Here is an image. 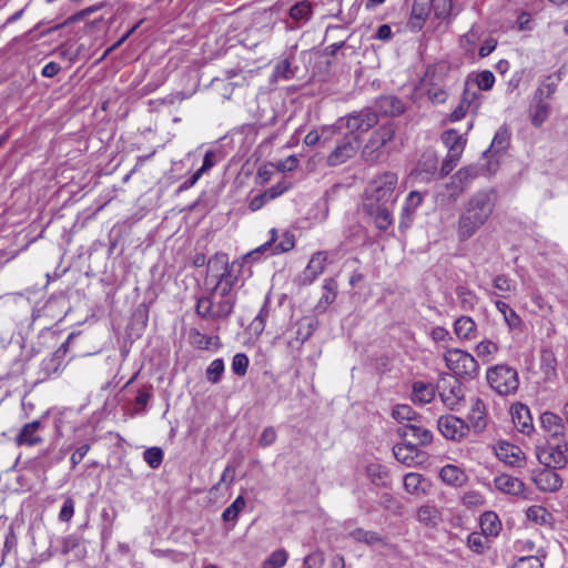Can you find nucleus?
Returning <instances> with one entry per match:
<instances>
[{
  "label": "nucleus",
  "mask_w": 568,
  "mask_h": 568,
  "mask_svg": "<svg viewBox=\"0 0 568 568\" xmlns=\"http://www.w3.org/2000/svg\"><path fill=\"white\" fill-rule=\"evenodd\" d=\"M496 201L495 190L479 191L468 200L457 222V236L460 242L473 237L485 225L494 212Z\"/></svg>",
  "instance_id": "obj_1"
},
{
  "label": "nucleus",
  "mask_w": 568,
  "mask_h": 568,
  "mask_svg": "<svg viewBox=\"0 0 568 568\" xmlns=\"http://www.w3.org/2000/svg\"><path fill=\"white\" fill-rule=\"evenodd\" d=\"M225 284L215 285L207 295L197 298L195 312L204 320H226L233 312L236 297L229 296Z\"/></svg>",
  "instance_id": "obj_2"
},
{
  "label": "nucleus",
  "mask_w": 568,
  "mask_h": 568,
  "mask_svg": "<svg viewBox=\"0 0 568 568\" xmlns=\"http://www.w3.org/2000/svg\"><path fill=\"white\" fill-rule=\"evenodd\" d=\"M395 133L396 125L393 122H388L374 131L362 150L363 160L371 164L381 162L385 158V146L394 139Z\"/></svg>",
  "instance_id": "obj_3"
},
{
  "label": "nucleus",
  "mask_w": 568,
  "mask_h": 568,
  "mask_svg": "<svg viewBox=\"0 0 568 568\" xmlns=\"http://www.w3.org/2000/svg\"><path fill=\"white\" fill-rule=\"evenodd\" d=\"M398 182L397 174L385 172L375 178L366 190L367 202L394 204V191Z\"/></svg>",
  "instance_id": "obj_4"
},
{
  "label": "nucleus",
  "mask_w": 568,
  "mask_h": 568,
  "mask_svg": "<svg viewBox=\"0 0 568 568\" xmlns=\"http://www.w3.org/2000/svg\"><path fill=\"white\" fill-rule=\"evenodd\" d=\"M444 359L447 367L457 376L473 377L478 369L477 361L469 353L459 348L448 349Z\"/></svg>",
  "instance_id": "obj_5"
},
{
  "label": "nucleus",
  "mask_w": 568,
  "mask_h": 568,
  "mask_svg": "<svg viewBox=\"0 0 568 568\" xmlns=\"http://www.w3.org/2000/svg\"><path fill=\"white\" fill-rule=\"evenodd\" d=\"M487 382L493 390H517L518 373L507 365H497L487 372Z\"/></svg>",
  "instance_id": "obj_6"
},
{
  "label": "nucleus",
  "mask_w": 568,
  "mask_h": 568,
  "mask_svg": "<svg viewBox=\"0 0 568 568\" xmlns=\"http://www.w3.org/2000/svg\"><path fill=\"white\" fill-rule=\"evenodd\" d=\"M568 443L545 445L537 449V458L547 468H562L567 464Z\"/></svg>",
  "instance_id": "obj_7"
},
{
  "label": "nucleus",
  "mask_w": 568,
  "mask_h": 568,
  "mask_svg": "<svg viewBox=\"0 0 568 568\" xmlns=\"http://www.w3.org/2000/svg\"><path fill=\"white\" fill-rule=\"evenodd\" d=\"M437 426L445 438L455 442L465 438L469 430V426L463 419L453 415L439 417Z\"/></svg>",
  "instance_id": "obj_8"
},
{
  "label": "nucleus",
  "mask_w": 568,
  "mask_h": 568,
  "mask_svg": "<svg viewBox=\"0 0 568 568\" xmlns=\"http://www.w3.org/2000/svg\"><path fill=\"white\" fill-rule=\"evenodd\" d=\"M345 126L351 133H364L374 128L378 123V115L371 109H363L344 118ZM343 121V119H341Z\"/></svg>",
  "instance_id": "obj_9"
},
{
  "label": "nucleus",
  "mask_w": 568,
  "mask_h": 568,
  "mask_svg": "<svg viewBox=\"0 0 568 568\" xmlns=\"http://www.w3.org/2000/svg\"><path fill=\"white\" fill-rule=\"evenodd\" d=\"M359 148V140L357 136L354 141L347 140L338 144L327 156L326 163L328 166H338L346 163L354 158Z\"/></svg>",
  "instance_id": "obj_10"
},
{
  "label": "nucleus",
  "mask_w": 568,
  "mask_h": 568,
  "mask_svg": "<svg viewBox=\"0 0 568 568\" xmlns=\"http://www.w3.org/2000/svg\"><path fill=\"white\" fill-rule=\"evenodd\" d=\"M220 267L223 270V272L219 275V281L215 285H224L225 288H227V295L229 296H235L233 292V287L237 281V277L232 274V266H230L227 257L225 254L215 255L214 258L209 261V268L213 270Z\"/></svg>",
  "instance_id": "obj_11"
},
{
  "label": "nucleus",
  "mask_w": 568,
  "mask_h": 568,
  "mask_svg": "<svg viewBox=\"0 0 568 568\" xmlns=\"http://www.w3.org/2000/svg\"><path fill=\"white\" fill-rule=\"evenodd\" d=\"M389 203L366 202L364 209L374 217L375 225L381 231H386L393 223Z\"/></svg>",
  "instance_id": "obj_12"
},
{
  "label": "nucleus",
  "mask_w": 568,
  "mask_h": 568,
  "mask_svg": "<svg viewBox=\"0 0 568 568\" xmlns=\"http://www.w3.org/2000/svg\"><path fill=\"white\" fill-rule=\"evenodd\" d=\"M395 458L405 466L412 467L424 462V455L416 445L410 443L397 444L393 447Z\"/></svg>",
  "instance_id": "obj_13"
},
{
  "label": "nucleus",
  "mask_w": 568,
  "mask_h": 568,
  "mask_svg": "<svg viewBox=\"0 0 568 568\" xmlns=\"http://www.w3.org/2000/svg\"><path fill=\"white\" fill-rule=\"evenodd\" d=\"M496 455L499 460L510 466L520 467L525 462V455L521 449L507 442H499L497 444Z\"/></svg>",
  "instance_id": "obj_14"
},
{
  "label": "nucleus",
  "mask_w": 568,
  "mask_h": 568,
  "mask_svg": "<svg viewBox=\"0 0 568 568\" xmlns=\"http://www.w3.org/2000/svg\"><path fill=\"white\" fill-rule=\"evenodd\" d=\"M41 427V423L39 420H33L31 423L26 424L19 434L16 436V444L18 446H28L32 447L39 445L43 442L42 437L39 435V429Z\"/></svg>",
  "instance_id": "obj_15"
},
{
  "label": "nucleus",
  "mask_w": 568,
  "mask_h": 568,
  "mask_svg": "<svg viewBox=\"0 0 568 568\" xmlns=\"http://www.w3.org/2000/svg\"><path fill=\"white\" fill-rule=\"evenodd\" d=\"M550 106L544 101V89H537L531 105V124L539 128L547 120Z\"/></svg>",
  "instance_id": "obj_16"
},
{
  "label": "nucleus",
  "mask_w": 568,
  "mask_h": 568,
  "mask_svg": "<svg viewBox=\"0 0 568 568\" xmlns=\"http://www.w3.org/2000/svg\"><path fill=\"white\" fill-rule=\"evenodd\" d=\"M515 427L523 434H530L534 430L532 418L529 408L523 404H515L510 409Z\"/></svg>",
  "instance_id": "obj_17"
},
{
  "label": "nucleus",
  "mask_w": 568,
  "mask_h": 568,
  "mask_svg": "<svg viewBox=\"0 0 568 568\" xmlns=\"http://www.w3.org/2000/svg\"><path fill=\"white\" fill-rule=\"evenodd\" d=\"M377 111L385 116H397L405 112V103L394 95H384L376 100Z\"/></svg>",
  "instance_id": "obj_18"
},
{
  "label": "nucleus",
  "mask_w": 568,
  "mask_h": 568,
  "mask_svg": "<svg viewBox=\"0 0 568 568\" xmlns=\"http://www.w3.org/2000/svg\"><path fill=\"white\" fill-rule=\"evenodd\" d=\"M470 408L467 418L476 432H481L486 427V409L481 399L473 396L469 398Z\"/></svg>",
  "instance_id": "obj_19"
},
{
  "label": "nucleus",
  "mask_w": 568,
  "mask_h": 568,
  "mask_svg": "<svg viewBox=\"0 0 568 568\" xmlns=\"http://www.w3.org/2000/svg\"><path fill=\"white\" fill-rule=\"evenodd\" d=\"M534 480L542 491H556L562 486L561 477L552 468L541 470Z\"/></svg>",
  "instance_id": "obj_20"
},
{
  "label": "nucleus",
  "mask_w": 568,
  "mask_h": 568,
  "mask_svg": "<svg viewBox=\"0 0 568 568\" xmlns=\"http://www.w3.org/2000/svg\"><path fill=\"white\" fill-rule=\"evenodd\" d=\"M434 7V0H414L410 12V26L422 29Z\"/></svg>",
  "instance_id": "obj_21"
},
{
  "label": "nucleus",
  "mask_w": 568,
  "mask_h": 568,
  "mask_svg": "<svg viewBox=\"0 0 568 568\" xmlns=\"http://www.w3.org/2000/svg\"><path fill=\"white\" fill-rule=\"evenodd\" d=\"M494 484L497 490L514 496L523 494L525 488L524 483L519 478L507 474L497 476L494 480Z\"/></svg>",
  "instance_id": "obj_22"
},
{
  "label": "nucleus",
  "mask_w": 568,
  "mask_h": 568,
  "mask_svg": "<svg viewBox=\"0 0 568 568\" xmlns=\"http://www.w3.org/2000/svg\"><path fill=\"white\" fill-rule=\"evenodd\" d=\"M440 479L448 486L462 487L468 477L466 473L456 465H446L439 471Z\"/></svg>",
  "instance_id": "obj_23"
},
{
  "label": "nucleus",
  "mask_w": 568,
  "mask_h": 568,
  "mask_svg": "<svg viewBox=\"0 0 568 568\" xmlns=\"http://www.w3.org/2000/svg\"><path fill=\"white\" fill-rule=\"evenodd\" d=\"M404 487L413 495H425L429 487L427 479L418 473H408L404 476Z\"/></svg>",
  "instance_id": "obj_24"
},
{
  "label": "nucleus",
  "mask_w": 568,
  "mask_h": 568,
  "mask_svg": "<svg viewBox=\"0 0 568 568\" xmlns=\"http://www.w3.org/2000/svg\"><path fill=\"white\" fill-rule=\"evenodd\" d=\"M541 427L552 437L562 436L565 434V425L560 416L545 412L540 416Z\"/></svg>",
  "instance_id": "obj_25"
},
{
  "label": "nucleus",
  "mask_w": 568,
  "mask_h": 568,
  "mask_svg": "<svg viewBox=\"0 0 568 568\" xmlns=\"http://www.w3.org/2000/svg\"><path fill=\"white\" fill-rule=\"evenodd\" d=\"M422 202H423V195L417 191H412L407 195L405 205H404L403 212H402L400 227H408L409 222L412 221L416 209L422 204Z\"/></svg>",
  "instance_id": "obj_26"
},
{
  "label": "nucleus",
  "mask_w": 568,
  "mask_h": 568,
  "mask_svg": "<svg viewBox=\"0 0 568 568\" xmlns=\"http://www.w3.org/2000/svg\"><path fill=\"white\" fill-rule=\"evenodd\" d=\"M397 432L403 437H414L419 445H428L433 440L430 430L415 424L404 425Z\"/></svg>",
  "instance_id": "obj_27"
},
{
  "label": "nucleus",
  "mask_w": 568,
  "mask_h": 568,
  "mask_svg": "<svg viewBox=\"0 0 568 568\" xmlns=\"http://www.w3.org/2000/svg\"><path fill=\"white\" fill-rule=\"evenodd\" d=\"M190 343L199 349L219 348L221 346L220 337L209 336L196 328H192L189 334Z\"/></svg>",
  "instance_id": "obj_28"
},
{
  "label": "nucleus",
  "mask_w": 568,
  "mask_h": 568,
  "mask_svg": "<svg viewBox=\"0 0 568 568\" xmlns=\"http://www.w3.org/2000/svg\"><path fill=\"white\" fill-rule=\"evenodd\" d=\"M317 320L305 316L296 323L295 341L302 345L305 343L317 328Z\"/></svg>",
  "instance_id": "obj_29"
},
{
  "label": "nucleus",
  "mask_w": 568,
  "mask_h": 568,
  "mask_svg": "<svg viewBox=\"0 0 568 568\" xmlns=\"http://www.w3.org/2000/svg\"><path fill=\"white\" fill-rule=\"evenodd\" d=\"M497 310L503 314L505 322L510 329L523 331V321L520 316L505 302L496 301Z\"/></svg>",
  "instance_id": "obj_30"
},
{
  "label": "nucleus",
  "mask_w": 568,
  "mask_h": 568,
  "mask_svg": "<svg viewBox=\"0 0 568 568\" xmlns=\"http://www.w3.org/2000/svg\"><path fill=\"white\" fill-rule=\"evenodd\" d=\"M454 332L459 338L470 339L475 337L476 323L469 316H460L455 322Z\"/></svg>",
  "instance_id": "obj_31"
},
{
  "label": "nucleus",
  "mask_w": 568,
  "mask_h": 568,
  "mask_svg": "<svg viewBox=\"0 0 568 568\" xmlns=\"http://www.w3.org/2000/svg\"><path fill=\"white\" fill-rule=\"evenodd\" d=\"M327 262V253L324 251L316 252L311 261L307 264L305 275L311 281L314 280L317 275L323 273L325 268V264Z\"/></svg>",
  "instance_id": "obj_32"
},
{
  "label": "nucleus",
  "mask_w": 568,
  "mask_h": 568,
  "mask_svg": "<svg viewBox=\"0 0 568 568\" xmlns=\"http://www.w3.org/2000/svg\"><path fill=\"white\" fill-rule=\"evenodd\" d=\"M476 99H477L476 92L470 93L468 90H465L462 101L456 106V109L450 113L449 120L452 122L462 120L466 115V112L468 111V109L471 106V103Z\"/></svg>",
  "instance_id": "obj_33"
},
{
  "label": "nucleus",
  "mask_w": 568,
  "mask_h": 568,
  "mask_svg": "<svg viewBox=\"0 0 568 568\" xmlns=\"http://www.w3.org/2000/svg\"><path fill=\"white\" fill-rule=\"evenodd\" d=\"M288 14L296 22H306L312 17V4L306 0L300 1L291 7Z\"/></svg>",
  "instance_id": "obj_34"
},
{
  "label": "nucleus",
  "mask_w": 568,
  "mask_h": 568,
  "mask_svg": "<svg viewBox=\"0 0 568 568\" xmlns=\"http://www.w3.org/2000/svg\"><path fill=\"white\" fill-rule=\"evenodd\" d=\"M509 139H510V133H509L508 129L505 126L500 128L496 132L488 152L497 154V153L505 151L509 145Z\"/></svg>",
  "instance_id": "obj_35"
},
{
  "label": "nucleus",
  "mask_w": 568,
  "mask_h": 568,
  "mask_svg": "<svg viewBox=\"0 0 568 568\" xmlns=\"http://www.w3.org/2000/svg\"><path fill=\"white\" fill-rule=\"evenodd\" d=\"M526 517L529 521L546 525L550 524L551 515L550 513L540 505H534L529 507L526 511Z\"/></svg>",
  "instance_id": "obj_36"
},
{
  "label": "nucleus",
  "mask_w": 568,
  "mask_h": 568,
  "mask_svg": "<svg viewBox=\"0 0 568 568\" xmlns=\"http://www.w3.org/2000/svg\"><path fill=\"white\" fill-rule=\"evenodd\" d=\"M324 293L318 302L317 308L325 310L327 305L332 304L337 295V283L334 278L325 280L323 286Z\"/></svg>",
  "instance_id": "obj_37"
},
{
  "label": "nucleus",
  "mask_w": 568,
  "mask_h": 568,
  "mask_svg": "<svg viewBox=\"0 0 568 568\" xmlns=\"http://www.w3.org/2000/svg\"><path fill=\"white\" fill-rule=\"evenodd\" d=\"M480 527L484 534L496 536L500 530V521L495 513H485L480 520Z\"/></svg>",
  "instance_id": "obj_38"
},
{
  "label": "nucleus",
  "mask_w": 568,
  "mask_h": 568,
  "mask_svg": "<svg viewBox=\"0 0 568 568\" xmlns=\"http://www.w3.org/2000/svg\"><path fill=\"white\" fill-rule=\"evenodd\" d=\"M437 171V158L433 153L424 154L418 162L416 174L420 175L422 173L434 175Z\"/></svg>",
  "instance_id": "obj_39"
},
{
  "label": "nucleus",
  "mask_w": 568,
  "mask_h": 568,
  "mask_svg": "<svg viewBox=\"0 0 568 568\" xmlns=\"http://www.w3.org/2000/svg\"><path fill=\"white\" fill-rule=\"evenodd\" d=\"M417 519L426 525H436L439 519V511L434 506L424 505L417 510Z\"/></svg>",
  "instance_id": "obj_40"
},
{
  "label": "nucleus",
  "mask_w": 568,
  "mask_h": 568,
  "mask_svg": "<svg viewBox=\"0 0 568 568\" xmlns=\"http://www.w3.org/2000/svg\"><path fill=\"white\" fill-rule=\"evenodd\" d=\"M246 501L243 496H239L222 514L224 521H235L239 514L245 508Z\"/></svg>",
  "instance_id": "obj_41"
},
{
  "label": "nucleus",
  "mask_w": 568,
  "mask_h": 568,
  "mask_svg": "<svg viewBox=\"0 0 568 568\" xmlns=\"http://www.w3.org/2000/svg\"><path fill=\"white\" fill-rule=\"evenodd\" d=\"M479 37L480 36L478 29L475 26H473L470 30L464 36H462L459 39V44L462 49L466 53H473L475 51L476 42L478 41Z\"/></svg>",
  "instance_id": "obj_42"
},
{
  "label": "nucleus",
  "mask_w": 568,
  "mask_h": 568,
  "mask_svg": "<svg viewBox=\"0 0 568 568\" xmlns=\"http://www.w3.org/2000/svg\"><path fill=\"white\" fill-rule=\"evenodd\" d=\"M443 142L448 148V152H453L455 148H459L463 153L465 141L462 135L455 130H447L443 133Z\"/></svg>",
  "instance_id": "obj_43"
},
{
  "label": "nucleus",
  "mask_w": 568,
  "mask_h": 568,
  "mask_svg": "<svg viewBox=\"0 0 568 568\" xmlns=\"http://www.w3.org/2000/svg\"><path fill=\"white\" fill-rule=\"evenodd\" d=\"M462 154L463 153L460 152L459 148H455L453 152H448L439 171L440 178L448 175L454 170L460 160Z\"/></svg>",
  "instance_id": "obj_44"
},
{
  "label": "nucleus",
  "mask_w": 568,
  "mask_h": 568,
  "mask_svg": "<svg viewBox=\"0 0 568 568\" xmlns=\"http://www.w3.org/2000/svg\"><path fill=\"white\" fill-rule=\"evenodd\" d=\"M288 555L284 549L273 551L263 562V568H282L287 561Z\"/></svg>",
  "instance_id": "obj_45"
},
{
  "label": "nucleus",
  "mask_w": 568,
  "mask_h": 568,
  "mask_svg": "<svg viewBox=\"0 0 568 568\" xmlns=\"http://www.w3.org/2000/svg\"><path fill=\"white\" fill-rule=\"evenodd\" d=\"M439 397L443 404L452 410H459L460 406L466 403L465 396L459 393H439Z\"/></svg>",
  "instance_id": "obj_46"
},
{
  "label": "nucleus",
  "mask_w": 568,
  "mask_h": 568,
  "mask_svg": "<svg viewBox=\"0 0 568 568\" xmlns=\"http://www.w3.org/2000/svg\"><path fill=\"white\" fill-rule=\"evenodd\" d=\"M392 416L399 423L415 419L416 413L409 405H396L392 410Z\"/></svg>",
  "instance_id": "obj_47"
},
{
  "label": "nucleus",
  "mask_w": 568,
  "mask_h": 568,
  "mask_svg": "<svg viewBox=\"0 0 568 568\" xmlns=\"http://www.w3.org/2000/svg\"><path fill=\"white\" fill-rule=\"evenodd\" d=\"M144 462L152 468H158L163 460V452L159 447L148 448L143 453Z\"/></svg>",
  "instance_id": "obj_48"
},
{
  "label": "nucleus",
  "mask_w": 568,
  "mask_h": 568,
  "mask_svg": "<svg viewBox=\"0 0 568 568\" xmlns=\"http://www.w3.org/2000/svg\"><path fill=\"white\" fill-rule=\"evenodd\" d=\"M295 70L292 68L291 61L288 59H284L280 61L274 69V77L281 78L284 80H290L294 78Z\"/></svg>",
  "instance_id": "obj_49"
},
{
  "label": "nucleus",
  "mask_w": 568,
  "mask_h": 568,
  "mask_svg": "<svg viewBox=\"0 0 568 568\" xmlns=\"http://www.w3.org/2000/svg\"><path fill=\"white\" fill-rule=\"evenodd\" d=\"M295 245V236L285 232L282 236L280 243H277L274 247H272V254H281L291 251Z\"/></svg>",
  "instance_id": "obj_50"
},
{
  "label": "nucleus",
  "mask_w": 568,
  "mask_h": 568,
  "mask_svg": "<svg viewBox=\"0 0 568 568\" xmlns=\"http://www.w3.org/2000/svg\"><path fill=\"white\" fill-rule=\"evenodd\" d=\"M367 474L372 480L377 485H385L387 478V471L384 467L378 464H371L367 467Z\"/></svg>",
  "instance_id": "obj_51"
},
{
  "label": "nucleus",
  "mask_w": 568,
  "mask_h": 568,
  "mask_svg": "<svg viewBox=\"0 0 568 568\" xmlns=\"http://www.w3.org/2000/svg\"><path fill=\"white\" fill-rule=\"evenodd\" d=\"M456 294L460 301L463 308H473L476 300L474 292L465 286H457Z\"/></svg>",
  "instance_id": "obj_52"
},
{
  "label": "nucleus",
  "mask_w": 568,
  "mask_h": 568,
  "mask_svg": "<svg viewBox=\"0 0 568 568\" xmlns=\"http://www.w3.org/2000/svg\"><path fill=\"white\" fill-rule=\"evenodd\" d=\"M248 366V357L244 353H237L232 361V371L237 376H244Z\"/></svg>",
  "instance_id": "obj_53"
},
{
  "label": "nucleus",
  "mask_w": 568,
  "mask_h": 568,
  "mask_svg": "<svg viewBox=\"0 0 568 568\" xmlns=\"http://www.w3.org/2000/svg\"><path fill=\"white\" fill-rule=\"evenodd\" d=\"M452 10H453V0H448V1L434 0L433 11H434L436 18L446 19L447 17L450 16Z\"/></svg>",
  "instance_id": "obj_54"
},
{
  "label": "nucleus",
  "mask_w": 568,
  "mask_h": 568,
  "mask_svg": "<svg viewBox=\"0 0 568 568\" xmlns=\"http://www.w3.org/2000/svg\"><path fill=\"white\" fill-rule=\"evenodd\" d=\"M224 372V363L222 359H214L206 369L207 379L216 383Z\"/></svg>",
  "instance_id": "obj_55"
},
{
  "label": "nucleus",
  "mask_w": 568,
  "mask_h": 568,
  "mask_svg": "<svg viewBox=\"0 0 568 568\" xmlns=\"http://www.w3.org/2000/svg\"><path fill=\"white\" fill-rule=\"evenodd\" d=\"M477 175H478L477 166L469 165V166H465V168H462L460 170H458L455 173L454 179L458 180V182H460L463 184H466L469 181L474 180Z\"/></svg>",
  "instance_id": "obj_56"
},
{
  "label": "nucleus",
  "mask_w": 568,
  "mask_h": 568,
  "mask_svg": "<svg viewBox=\"0 0 568 568\" xmlns=\"http://www.w3.org/2000/svg\"><path fill=\"white\" fill-rule=\"evenodd\" d=\"M513 568H544V564L537 556H524L514 564Z\"/></svg>",
  "instance_id": "obj_57"
},
{
  "label": "nucleus",
  "mask_w": 568,
  "mask_h": 568,
  "mask_svg": "<svg viewBox=\"0 0 568 568\" xmlns=\"http://www.w3.org/2000/svg\"><path fill=\"white\" fill-rule=\"evenodd\" d=\"M476 83L479 90H490L495 83V77L491 71H481L476 77Z\"/></svg>",
  "instance_id": "obj_58"
},
{
  "label": "nucleus",
  "mask_w": 568,
  "mask_h": 568,
  "mask_svg": "<svg viewBox=\"0 0 568 568\" xmlns=\"http://www.w3.org/2000/svg\"><path fill=\"white\" fill-rule=\"evenodd\" d=\"M324 561V554L321 550H315L305 557L304 565L306 568H322Z\"/></svg>",
  "instance_id": "obj_59"
},
{
  "label": "nucleus",
  "mask_w": 568,
  "mask_h": 568,
  "mask_svg": "<svg viewBox=\"0 0 568 568\" xmlns=\"http://www.w3.org/2000/svg\"><path fill=\"white\" fill-rule=\"evenodd\" d=\"M74 515V500L71 497L65 498L61 510L59 513V519L63 523H69Z\"/></svg>",
  "instance_id": "obj_60"
},
{
  "label": "nucleus",
  "mask_w": 568,
  "mask_h": 568,
  "mask_svg": "<svg viewBox=\"0 0 568 568\" xmlns=\"http://www.w3.org/2000/svg\"><path fill=\"white\" fill-rule=\"evenodd\" d=\"M493 284H494V287L496 290L500 291L501 293H510L514 290V285L511 283L510 278H508L504 274L497 275L494 278Z\"/></svg>",
  "instance_id": "obj_61"
},
{
  "label": "nucleus",
  "mask_w": 568,
  "mask_h": 568,
  "mask_svg": "<svg viewBox=\"0 0 568 568\" xmlns=\"http://www.w3.org/2000/svg\"><path fill=\"white\" fill-rule=\"evenodd\" d=\"M498 351L496 343L491 341H483L476 346V352L479 357L489 356Z\"/></svg>",
  "instance_id": "obj_62"
},
{
  "label": "nucleus",
  "mask_w": 568,
  "mask_h": 568,
  "mask_svg": "<svg viewBox=\"0 0 568 568\" xmlns=\"http://www.w3.org/2000/svg\"><path fill=\"white\" fill-rule=\"evenodd\" d=\"M91 446L89 444H83L78 447L70 457L71 468L74 469L87 456Z\"/></svg>",
  "instance_id": "obj_63"
},
{
  "label": "nucleus",
  "mask_w": 568,
  "mask_h": 568,
  "mask_svg": "<svg viewBox=\"0 0 568 568\" xmlns=\"http://www.w3.org/2000/svg\"><path fill=\"white\" fill-rule=\"evenodd\" d=\"M427 94L433 103H444L447 99V92L442 88L432 87L427 90Z\"/></svg>",
  "instance_id": "obj_64"
}]
</instances>
